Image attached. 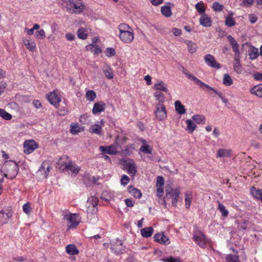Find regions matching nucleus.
<instances>
[{"label": "nucleus", "mask_w": 262, "mask_h": 262, "mask_svg": "<svg viewBox=\"0 0 262 262\" xmlns=\"http://www.w3.org/2000/svg\"><path fill=\"white\" fill-rule=\"evenodd\" d=\"M66 8L70 13L78 14L83 11L85 6L82 0H69L66 4Z\"/></svg>", "instance_id": "obj_1"}, {"label": "nucleus", "mask_w": 262, "mask_h": 262, "mask_svg": "<svg viewBox=\"0 0 262 262\" xmlns=\"http://www.w3.org/2000/svg\"><path fill=\"white\" fill-rule=\"evenodd\" d=\"M155 116L157 119L160 121L164 120L167 117V113L165 106L161 103H158L156 105V111Z\"/></svg>", "instance_id": "obj_2"}, {"label": "nucleus", "mask_w": 262, "mask_h": 262, "mask_svg": "<svg viewBox=\"0 0 262 262\" xmlns=\"http://www.w3.org/2000/svg\"><path fill=\"white\" fill-rule=\"evenodd\" d=\"M193 239L195 243L201 248H204L207 243L206 237L201 232L195 233L193 236Z\"/></svg>", "instance_id": "obj_3"}, {"label": "nucleus", "mask_w": 262, "mask_h": 262, "mask_svg": "<svg viewBox=\"0 0 262 262\" xmlns=\"http://www.w3.org/2000/svg\"><path fill=\"white\" fill-rule=\"evenodd\" d=\"M204 60L206 64L212 68L219 69L221 68V64L215 59V58L211 54H207L204 57Z\"/></svg>", "instance_id": "obj_4"}, {"label": "nucleus", "mask_w": 262, "mask_h": 262, "mask_svg": "<svg viewBox=\"0 0 262 262\" xmlns=\"http://www.w3.org/2000/svg\"><path fill=\"white\" fill-rule=\"evenodd\" d=\"M37 147V145L33 140L26 141L24 143V151L26 154L32 153Z\"/></svg>", "instance_id": "obj_5"}, {"label": "nucleus", "mask_w": 262, "mask_h": 262, "mask_svg": "<svg viewBox=\"0 0 262 262\" xmlns=\"http://www.w3.org/2000/svg\"><path fill=\"white\" fill-rule=\"evenodd\" d=\"M4 167L7 169V172H11L13 175L15 176L17 174V170L18 169V166L16 163L12 160L6 161L4 165Z\"/></svg>", "instance_id": "obj_6"}, {"label": "nucleus", "mask_w": 262, "mask_h": 262, "mask_svg": "<svg viewBox=\"0 0 262 262\" xmlns=\"http://www.w3.org/2000/svg\"><path fill=\"white\" fill-rule=\"evenodd\" d=\"M47 98L51 104L54 105L55 107L59 106L61 99L60 97L57 94H56L55 91L50 93L48 95Z\"/></svg>", "instance_id": "obj_7"}, {"label": "nucleus", "mask_w": 262, "mask_h": 262, "mask_svg": "<svg viewBox=\"0 0 262 262\" xmlns=\"http://www.w3.org/2000/svg\"><path fill=\"white\" fill-rule=\"evenodd\" d=\"M50 166L48 161H44L40 167L37 173L38 174H43V178L46 179L48 176L50 170Z\"/></svg>", "instance_id": "obj_8"}, {"label": "nucleus", "mask_w": 262, "mask_h": 262, "mask_svg": "<svg viewBox=\"0 0 262 262\" xmlns=\"http://www.w3.org/2000/svg\"><path fill=\"white\" fill-rule=\"evenodd\" d=\"M59 168L62 170L67 169L75 174H77L80 169L78 166L75 164H73L71 162L66 163L64 165L61 164Z\"/></svg>", "instance_id": "obj_9"}, {"label": "nucleus", "mask_w": 262, "mask_h": 262, "mask_svg": "<svg viewBox=\"0 0 262 262\" xmlns=\"http://www.w3.org/2000/svg\"><path fill=\"white\" fill-rule=\"evenodd\" d=\"M155 241L161 244L167 245L170 243L169 239L167 236L165 235L163 232L158 233L154 236Z\"/></svg>", "instance_id": "obj_10"}, {"label": "nucleus", "mask_w": 262, "mask_h": 262, "mask_svg": "<svg viewBox=\"0 0 262 262\" xmlns=\"http://www.w3.org/2000/svg\"><path fill=\"white\" fill-rule=\"evenodd\" d=\"M64 219L69 221L70 225L68 228H72L76 227L79 223L76 220V215L75 214H68L64 215Z\"/></svg>", "instance_id": "obj_11"}, {"label": "nucleus", "mask_w": 262, "mask_h": 262, "mask_svg": "<svg viewBox=\"0 0 262 262\" xmlns=\"http://www.w3.org/2000/svg\"><path fill=\"white\" fill-rule=\"evenodd\" d=\"M119 37L120 39L124 42H131L134 39L133 30L120 33Z\"/></svg>", "instance_id": "obj_12"}, {"label": "nucleus", "mask_w": 262, "mask_h": 262, "mask_svg": "<svg viewBox=\"0 0 262 262\" xmlns=\"http://www.w3.org/2000/svg\"><path fill=\"white\" fill-rule=\"evenodd\" d=\"M200 24L205 27H209L212 25L211 18L206 14L201 15L200 18Z\"/></svg>", "instance_id": "obj_13"}, {"label": "nucleus", "mask_w": 262, "mask_h": 262, "mask_svg": "<svg viewBox=\"0 0 262 262\" xmlns=\"http://www.w3.org/2000/svg\"><path fill=\"white\" fill-rule=\"evenodd\" d=\"M105 104L102 102L100 101L96 102L94 104L92 110V112L94 114L100 113L104 111L105 110Z\"/></svg>", "instance_id": "obj_14"}, {"label": "nucleus", "mask_w": 262, "mask_h": 262, "mask_svg": "<svg viewBox=\"0 0 262 262\" xmlns=\"http://www.w3.org/2000/svg\"><path fill=\"white\" fill-rule=\"evenodd\" d=\"M99 149L102 152H105L112 155H115L117 153L116 148L113 145L107 146H101L99 147Z\"/></svg>", "instance_id": "obj_15"}, {"label": "nucleus", "mask_w": 262, "mask_h": 262, "mask_svg": "<svg viewBox=\"0 0 262 262\" xmlns=\"http://www.w3.org/2000/svg\"><path fill=\"white\" fill-rule=\"evenodd\" d=\"M97 39L95 38H94L93 42L92 43L86 47V49L91 50L92 51L94 52L95 54H98L99 53H101L102 50L101 48L96 43Z\"/></svg>", "instance_id": "obj_16"}, {"label": "nucleus", "mask_w": 262, "mask_h": 262, "mask_svg": "<svg viewBox=\"0 0 262 262\" xmlns=\"http://www.w3.org/2000/svg\"><path fill=\"white\" fill-rule=\"evenodd\" d=\"M12 216V214L10 212H7L4 210L0 212V224L3 225L7 223L9 219Z\"/></svg>", "instance_id": "obj_17"}, {"label": "nucleus", "mask_w": 262, "mask_h": 262, "mask_svg": "<svg viewBox=\"0 0 262 262\" xmlns=\"http://www.w3.org/2000/svg\"><path fill=\"white\" fill-rule=\"evenodd\" d=\"M185 75L189 79L193 80L196 84L199 85L200 88L203 89L204 88V86H205L206 84L204 82H203L202 81H201L200 79H199L198 78H196L195 76H193L192 74L185 72H184Z\"/></svg>", "instance_id": "obj_18"}, {"label": "nucleus", "mask_w": 262, "mask_h": 262, "mask_svg": "<svg viewBox=\"0 0 262 262\" xmlns=\"http://www.w3.org/2000/svg\"><path fill=\"white\" fill-rule=\"evenodd\" d=\"M250 93L258 97L262 98V84H258L253 86L250 90Z\"/></svg>", "instance_id": "obj_19"}, {"label": "nucleus", "mask_w": 262, "mask_h": 262, "mask_svg": "<svg viewBox=\"0 0 262 262\" xmlns=\"http://www.w3.org/2000/svg\"><path fill=\"white\" fill-rule=\"evenodd\" d=\"M127 172L132 176L135 175L137 172L136 164L134 162H128L126 164Z\"/></svg>", "instance_id": "obj_20"}, {"label": "nucleus", "mask_w": 262, "mask_h": 262, "mask_svg": "<svg viewBox=\"0 0 262 262\" xmlns=\"http://www.w3.org/2000/svg\"><path fill=\"white\" fill-rule=\"evenodd\" d=\"M128 191L136 198L139 199L142 196L140 190L133 186H129L128 187Z\"/></svg>", "instance_id": "obj_21"}, {"label": "nucleus", "mask_w": 262, "mask_h": 262, "mask_svg": "<svg viewBox=\"0 0 262 262\" xmlns=\"http://www.w3.org/2000/svg\"><path fill=\"white\" fill-rule=\"evenodd\" d=\"M259 55H260V54L258 52V49L256 48L252 47L249 50V59L251 60L256 59Z\"/></svg>", "instance_id": "obj_22"}, {"label": "nucleus", "mask_w": 262, "mask_h": 262, "mask_svg": "<svg viewBox=\"0 0 262 262\" xmlns=\"http://www.w3.org/2000/svg\"><path fill=\"white\" fill-rule=\"evenodd\" d=\"M251 193L252 195L255 198L259 199L262 202V189H256L252 187L251 189Z\"/></svg>", "instance_id": "obj_23"}, {"label": "nucleus", "mask_w": 262, "mask_h": 262, "mask_svg": "<svg viewBox=\"0 0 262 262\" xmlns=\"http://www.w3.org/2000/svg\"><path fill=\"white\" fill-rule=\"evenodd\" d=\"M174 106L176 111L180 115L184 114L186 112L185 107L181 102L177 100L174 102Z\"/></svg>", "instance_id": "obj_24"}, {"label": "nucleus", "mask_w": 262, "mask_h": 262, "mask_svg": "<svg viewBox=\"0 0 262 262\" xmlns=\"http://www.w3.org/2000/svg\"><path fill=\"white\" fill-rule=\"evenodd\" d=\"M185 43L187 45L188 50L190 53H194L196 52L197 45L191 41L186 40Z\"/></svg>", "instance_id": "obj_25"}, {"label": "nucleus", "mask_w": 262, "mask_h": 262, "mask_svg": "<svg viewBox=\"0 0 262 262\" xmlns=\"http://www.w3.org/2000/svg\"><path fill=\"white\" fill-rule=\"evenodd\" d=\"M66 251L70 255H76L78 254L79 253V251L76 248L75 245H68L66 247Z\"/></svg>", "instance_id": "obj_26"}, {"label": "nucleus", "mask_w": 262, "mask_h": 262, "mask_svg": "<svg viewBox=\"0 0 262 262\" xmlns=\"http://www.w3.org/2000/svg\"><path fill=\"white\" fill-rule=\"evenodd\" d=\"M24 43L26 48L31 51H34L36 49V43L33 40L25 39L24 40Z\"/></svg>", "instance_id": "obj_27"}, {"label": "nucleus", "mask_w": 262, "mask_h": 262, "mask_svg": "<svg viewBox=\"0 0 262 262\" xmlns=\"http://www.w3.org/2000/svg\"><path fill=\"white\" fill-rule=\"evenodd\" d=\"M153 230V228L151 227H146L141 230V233L143 237H148L151 236Z\"/></svg>", "instance_id": "obj_28"}, {"label": "nucleus", "mask_w": 262, "mask_h": 262, "mask_svg": "<svg viewBox=\"0 0 262 262\" xmlns=\"http://www.w3.org/2000/svg\"><path fill=\"white\" fill-rule=\"evenodd\" d=\"M231 150L227 149H219L216 154V157H230Z\"/></svg>", "instance_id": "obj_29"}, {"label": "nucleus", "mask_w": 262, "mask_h": 262, "mask_svg": "<svg viewBox=\"0 0 262 262\" xmlns=\"http://www.w3.org/2000/svg\"><path fill=\"white\" fill-rule=\"evenodd\" d=\"M154 89L163 92H168V90L166 88V84H165L162 81H160L157 83L155 84Z\"/></svg>", "instance_id": "obj_30"}, {"label": "nucleus", "mask_w": 262, "mask_h": 262, "mask_svg": "<svg viewBox=\"0 0 262 262\" xmlns=\"http://www.w3.org/2000/svg\"><path fill=\"white\" fill-rule=\"evenodd\" d=\"M186 123L187 124V128L186 129L188 130L189 133H192L193 131L195 129L196 125L190 119H187L186 121Z\"/></svg>", "instance_id": "obj_31"}, {"label": "nucleus", "mask_w": 262, "mask_h": 262, "mask_svg": "<svg viewBox=\"0 0 262 262\" xmlns=\"http://www.w3.org/2000/svg\"><path fill=\"white\" fill-rule=\"evenodd\" d=\"M233 13L231 12L229 15L226 17L225 24L228 27H232L235 25V22L234 18L232 17Z\"/></svg>", "instance_id": "obj_32"}, {"label": "nucleus", "mask_w": 262, "mask_h": 262, "mask_svg": "<svg viewBox=\"0 0 262 262\" xmlns=\"http://www.w3.org/2000/svg\"><path fill=\"white\" fill-rule=\"evenodd\" d=\"M77 36L80 39H85L88 37L87 30L84 28H80L77 31Z\"/></svg>", "instance_id": "obj_33"}, {"label": "nucleus", "mask_w": 262, "mask_h": 262, "mask_svg": "<svg viewBox=\"0 0 262 262\" xmlns=\"http://www.w3.org/2000/svg\"><path fill=\"white\" fill-rule=\"evenodd\" d=\"M195 8L198 12V13L200 14L203 15L205 13V7H204V4L203 2H200L195 4Z\"/></svg>", "instance_id": "obj_34"}, {"label": "nucleus", "mask_w": 262, "mask_h": 262, "mask_svg": "<svg viewBox=\"0 0 262 262\" xmlns=\"http://www.w3.org/2000/svg\"><path fill=\"white\" fill-rule=\"evenodd\" d=\"M101 127L98 124H94L92 125L90 128V133L96 134L97 135H101Z\"/></svg>", "instance_id": "obj_35"}, {"label": "nucleus", "mask_w": 262, "mask_h": 262, "mask_svg": "<svg viewBox=\"0 0 262 262\" xmlns=\"http://www.w3.org/2000/svg\"><path fill=\"white\" fill-rule=\"evenodd\" d=\"M161 11L162 14L167 17H170L172 14L170 8L167 6H162L161 8Z\"/></svg>", "instance_id": "obj_36"}, {"label": "nucleus", "mask_w": 262, "mask_h": 262, "mask_svg": "<svg viewBox=\"0 0 262 262\" xmlns=\"http://www.w3.org/2000/svg\"><path fill=\"white\" fill-rule=\"evenodd\" d=\"M233 67L234 71L237 74H242L243 71V69L241 62H233Z\"/></svg>", "instance_id": "obj_37"}, {"label": "nucleus", "mask_w": 262, "mask_h": 262, "mask_svg": "<svg viewBox=\"0 0 262 262\" xmlns=\"http://www.w3.org/2000/svg\"><path fill=\"white\" fill-rule=\"evenodd\" d=\"M223 83L224 85L226 86H230L232 84V79H231V76L228 74H224Z\"/></svg>", "instance_id": "obj_38"}, {"label": "nucleus", "mask_w": 262, "mask_h": 262, "mask_svg": "<svg viewBox=\"0 0 262 262\" xmlns=\"http://www.w3.org/2000/svg\"><path fill=\"white\" fill-rule=\"evenodd\" d=\"M227 262H241L237 255L228 254L226 257Z\"/></svg>", "instance_id": "obj_39"}, {"label": "nucleus", "mask_w": 262, "mask_h": 262, "mask_svg": "<svg viewBox=\"0 0 262 262\" xmlns=\"http://www.w3.org/2000/svg\"><path fill=\"white\" fill-rule=\"evenodd\" d=\"M120 33H124L133 30L132 29L126 24H121L118 26Z\"/></svg>", "instance_id": "obj_40"}, {"label": "nucleus", "mask_w": 262, "mask_h": 262, "mask_svg": "<svg viewBox=\"0 0 262 262\" xmlns=\"http://www.w3.org/2000/svg\"><path fill=\"white\" fill-rule=\"evenodd\" d=\"M0 117L6 120H10L12 118V115L2 108H0Z\"/></svg>", "instance_id": "obj_41"}, {"label": "nucleus", "mask_w": 262, "mask_h": 262, "mask_svg": "<svg viewBox=\"0 0 262 262\" xmlns=\"http://www.w3.org/2000/svg\"><path fill=\"white\" fill-rule=\"evenodd\" d=\"M154 96L156 97V100L159 101L158 103L163 104L165 101V97L164 95L160 92H156L154 93Z\"/></svg>", "instance_id": "obj_42"}, {"label": "nucleus", "mask_w": 262, "mask_h": 262, "mask_svg": "<svg viewBox=\"0 0 262 262\" xmlns=\"http://www.w3.org/2000/svg\"><path fill=\"white\" fill-rule=\"evenodd\" d=\"M193 121L196 123L200 124L202 122L204 123L205 117L203 115H195L192 117Z\"/></svg>", "instance_id": "obj_43"}, {"label": "nucleus", "mask_w": 262, "mask_h": 262, "mask_svg": "<svg viewBox=\"0 0 262 262\" xmlns=\"http://www.w3.org/2000/svg\"><path fill=\"white\" fill-rule=\"evenodd\" d=\"M219 206L218 209L222 213V214L223 216L226 217L228 216L229 212L227 210L225 209V207L224 205L221 204L220 202H218Z\"/></svg>", "instance_id": "obj_44"}, {"label": "nucleus", "mask_w": 262, "mask_h": 262, "mask_svg": "<svg viewBox=\"0 0 262 262\" xmlns=\"http://www.w3.org/2000/svg\"><path fill=\"white\" fill-rule=\"evenodd\" d=\"M96 97V95L95 92L92 90L88 91L85 96L87 100L90 101H93L95 99Z\"/></svg>", "instance_id": "obj_45"}, {"label": "nucleus", "mask_w": 262, "mask_h": 262, "mask_svg": "<svg viewBox=\"0 0 262 262\" xmlns=\"http://www.w3.org/2000/svg\"><path fill=\"white\" fill-rule=\"evenodd\" d=\"M191 195L188 192L185 193V206L187 209H189L190 206L191 202Z\"/></svg>", "instance_id": "obj_46"}, {"label": "nucleus", "mask_w": 262, "mask_h": 262, "mask_svg": "<svg viewBox=\"0 0 262 262\" xmlns=\"http://www.w3.org/2000/svg\"><path fill=\"white\" fill-rule=\"evenodd\" d=\"M140 150L144 154H151L152 152V148L148 145H142Z\"/></svg>", "instance_id": "obj_47"}, {"label": "nucleus", "mask_w": 262, "mask_h": 262, "mask_svg": "<svg viewBox=\"0 0 262 262\" xmlns=\"http://www.w3.org/2000/svg\"><path fill=\"white\" fill-rule=\"evenodd\" d=\"M111 249L116 254H121L123 252L124 250V248H118L117 244L113 245V246L111 247Z\"/></svg>", "instance_id": "obj_48"}, {"label": "nucleus", "mask_w": 262, "mask_h": 262, "mask_svg": "<svg viewBox=\"0 0 262 262\" xmlns=\"http://www.w3.org/2000/svg\"><path fill=\"white\" fill-rule=\"evenodd\" d=\"M179 193H180L179 189L178 188L175 189V192H174V195L172 198V205L174 206H176L177 205V203L178 201V199L179 198Z\"/></svg>", "instance_id": "obj_49"}, {"label": "nucleus", "mask_w": 262, "mask_h": 262, "mask_svg": "<svg viewBox=\"0 0 262 262\" xmlns=\"http://www.w3.org/2000/svg\"><path fill=\"white\" fill-rule=\"evenodd\" d=\"M35 36L38 39H42L45 37V31L43 29L37 31L35 33Z\"/></svg>", "instance_id": "obj_50"}, {"label": "nucleus", "mask_w": 262, "mask_h": 262, "mask_svg": "<svg viewBox=\"0 0 262 262\" xmlns=\"http://www.w3.org/2000/svg\"><path fill=\"white\" fill-rule=\"evenodd\" d=\"M224 8L223 5L220 4L218 2H215L212 5V8L215 11H221Z\"/></svg>", "instance_id": "obj_51"}, {"label": "nucleus", "mask_w": 262, "mask_h": 262, "mask_svg": "<svg viewBox=\"0 0 262 262\" xmlns=\"http://www.w3.org/2000/svg\"><path fill=\"white\" fill-rule=\"evenodd\" d=\"M205 88L207 89L209 91H212L213 92H214V93H215L216 95H217V96L222 99L224 96H223V94L222 93H220V92H218L217 91H216L214 88L210 86L209 85H208V84H206L205 85V86H204Z\"/></svg>", "instance_id": "obj_52"}, {"label": "nucleus", "mask_w": 262, "mask_h": 262, "mask_svg": "<svg viewBox=\"0 0 262 262\" xmlns=\"http://www.w3.org/2000/svg\"><path fill=\"white\" fill-rule=\"evenodd\" d=\"M98 200L97 198L91 197L88 199V204L91 203L93 207L95 208L98 204Z\"/></svg>", "instance_id": "obj_53"}, {"label": "nucleus", "mask_w": 262, "mask_h": 262, "mask_svg": "<svg viewBox=\"0 0 262 262\" xmlns=\"http://www.w3.org/2000/svg\"><path fill=\"white\" fill-rule=\"evenodd\" d=\"M71 133L72 134H77L80 132V127L78 125H71Z\"/></svg>", "instance_id": "obj_54"}, {"label": "nucleus", "mask_w": 262, "mask_h": 262, "mask_svg": "<svg viewBox=\"0 0 262 262\" xmlns=\"http://www.w3.org/2000/svg\"><path fill=\"white\" fill-rule=\"evenodd\" d=\"M116 52L114 48H107L106 49V55L107 57H112L115 55Z\"/></svg>", "instance_id": "obj_55"}, {"label": "nucleus", "mask_w": 262, "mask_h": 262, "mask_svg": "<svg viewBox=\"0 0 262 262\" xmlns=\"http://www.w3.org/2000/svg\"><path fill=\"white\" fill-rule=\"evenodd\" d=\"M164 184V180L163 177L158 176L157 179L156 186L163 187Z\"/></svg>", "instance_id": "obj_56"}, {"label": "nucleus", "mask_w": 262, "mask_h": 262, "mask_svg": "<svg viewBox=\"0 0 262 262\" xmlns=\"http://www.w3.org/2000/svg\"><path fill=\"white\" fill-rule=\"evenodd\" d=\"M166 198L167 199L172 198L174 195V192H175V189H170V190L166 189Z\"/></svg>", "instance_id": "obj_57"}, {"label": "nucleus", "mask_w": 262, "mask_h": 262, "mask_svg": "<svg viewBox=\"0 0 262 262\" xmlns=\"http://www.w3.org/2000/svg\"><path fill=\"white\" fill-rule=\"evenodd\" d=\"M104 73L105 76L107 77L108 79H112L114 77V74L112 71V70L109 69L108 70H105L104 71Z\"/></svg>", "instance_id": "obj_58"}, {"label": "nucleus", "mask_w": 262, "mask_h": 262, "mask_svg": "<svg viewBox=\"0 0 262 262\" xmlns=\"http://www.w3.org/2000/svg\"><path fill=\"white\" fill-rule=\"evenodd\" d=\"M23 211L27 214H29L31 211V207L29 203L25 204L23 206Z\"/></svg>", "instance_id": "obj_59"}, {"label": "nucleus", "mask_w": 262, "mask_h": 262, "mask_svg": "<svg viewBox=\"0 0 262 262\" xmlns=\"http://www.w3.org/2000/svg\"><path fill=\"white\" fill-rule=\"evenodd\" d=\"M237 224H238V228L243 230H246L247 229V222L246 221L244 220L241 223L237 222Z\"/></svg>", "instance_id": "obj_60"}, {"label": "nucleus", "mask_w": 262, "mask_h": 262, "mask_svg": "<svg viewBox=\"0 0 262 262\" xmlns=\"http://www.w3.org/2000/svg\"><path fill=\"white\" fill-rule=\"evenodd\" d=\"M248 18H249V21L252 24H254V23H256L258 19L257 17L253 14H249L248 16Z\"/></svg>", "instance_id": "obj_61"}, {"label": "nucleus", "mask_w": 262, "mask_h": 262, "mask_svg": "<svg viewBox=\"0 0 262 262\" xmlns=\"http://www.w3.org/2000/svg\"><path fill=\"white\" fill-rule=\"evenodd\" d=\"M126 205L129 207H132L134 206L135 202L132 199H126L125 200Z\"/></svg>", "instance_id": "obj_62"}, {"label": "nucleus", "mask_w": 262, "mask_h": 262, "mask_svg": "<svg viewBox=\"0 0 262 262\" xmlns=\"http://www.w3.org/2000/svg\"><path fill=\"white\" fill-rule=\"evenodd\" d=\"M129 181V178L126 175H123L121 179V184L123 185H126Z\"/></svg>", "instance_id": "obj_63"}, {"label": "nucleus", "mask_w": 262, "mask_h": 262, "mask_svg": "<svg viewBox=\"0 0 262 262\" xmlns=\"http://www.w3.org/2000/svg\"><path fill=\"white\" fill-rule=\"evenodd\" d=\"M253 77L256 80L262 81V73H255L253 75Z\"/></svg>", "instance_id": "obj_64"}]
</instances>
